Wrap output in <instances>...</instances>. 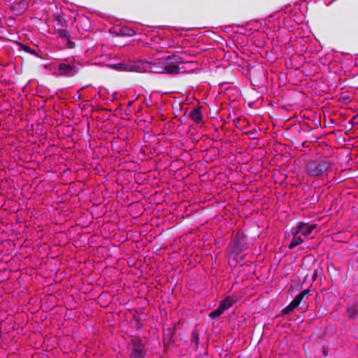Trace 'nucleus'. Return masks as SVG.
<instances>
[{"mask_svg": "<svg viewBox=\"0 0 358 358\" xmlns=\"http://www.w3.org/2000/svg\"><path fill=\"white\" fill-rule=\"evenodd\" d=\"M248 95L252 96V100L248 101V105L251 106L252 103L261 98V94L257 91L255 88H252L251 90L248 91Z\"/></svg>", "mask_w": 358, "mask_h": 358, "instance_id": "nucleus-14", "label": "nucleus"}, {"mask_svg": "<svg viewBox=\"0 0 358 358\" xmlns=\"http://www.w3.org/2000/svg\"><path fill=\"white\" fill-rule=\"evenodd\" d=\"M346 315L350 320L358 323V302L348 304Z\"/></svg>", "mask_w": 358, "mask_h": 358, "instance_id": "nucleus-6", "label": "nucleus"}, {"mask_svg": "<svg viewBox=\"0 0 358 358\" xmlns=\"http://www.w3.org/2000/svg\"><path fill=\"white\" fill-rule=\"evenodd\" d=\"M316 227V224H308L304 222H300L293 227L292 232L293 234H301L303 236L309 235L313 229Z\"/></svg>", "mask_w": 358, "mask_h": 358, "instance_id": "nucleus-4", "label": "nucleus"}, {"mask_svg": "<svg viewBox=\"0 0 358 358\" xmlns=\"http://www.w3.org/2000/svg\"><path fill=\"white\" fill-rule=\"evenodd\" d=\"M28 2L27 0H20L17 2H13L11 6V10L16 14L20 15L27 10Z\"/></svg>", "mask_w": 358, "mask_h": 358, "instance_id": "nucleus-9", "label": "nucleus"}, {"mask_svg": "<svg viewBox=\"0 0 358 358\" xmlns=\"http://www.w3.org/2000/svg\"><path fill=\"white\" fill-rule=\"evenodd\" d=\"M247 71H249L250 74H252L251 70H249V69H247Z\"/></svg>", "mask_w": 358, "mask_h": 358, "instance_id": "nucleus-28", "label": "nucleus"}, {"mask_svg": "<svg viewBox=\"0 0 358 358\" xmlns=\"http://www.w3.org/2000/svg\"><path fill=\"white\" fill-rule=\"evenodd\" d=\"M317 275V269H315L314 272H313V280H315L316 279Z\"/></svg>", "mask_w": 358, "mask_h": 358, "instance_id": "nucleus-21", "label": "nucleus"}, {"mask_svg": "<svg viewBox=\"0 0 358 358\" xmlns=\"http://www.w3.org/2000/svg\"><path fill=\"white\" fill-rule=\"evenodd\" d=\"M224 313V310L220 308V306H219L218 308L212 311L210 314H209V317L214 319V318H216L218 316H220V315H222V313Z\"/></svg>", "mask_w": 358, "mask_h": 358, "instance_id": "nucleus-16", "label": "nucleus"}, {"mask_svg": "<svg viewBox=\"0 0 358 358\" xmlns=\"http://www.w3.org/2000/svg\"><path fill=\"white\" fill-rule=\"evenodd\" d=\"M189 117L196 123L202 122L203 116L200 107L194 108L189 113Z\"/></svg>", "mask_w": 358, "mask_h": 358, "instance_id": "nucleus-10", "label": "nucleus"}, {"mask_svg": "<svg viewBox=\"0 0 358 358\" xmlns=\"http://www.w3.org/2000/svg\"><path fill=\"white\" fill-rule=\"evenodd\" d=\"M247 71H249L250 74H252L251 70H249V69H247Z\"/></svg>", "mask_w": 358, "mask_h": 358, "instance_id": "nucleus-26", "label": "nucleus"}, {"mask_svg": "<svg viewBox=\"0 0 358 358\" xmlns=\"http://www.w3.org/2000/svg\"><path fill=\"white\" fill-rule=\"evenodd\" d=\"M30 52H31V54H35V51H34V50H31V51H30Z\"/></svg>", "mask_w": 358, "mask_h": 358, "instance_id": "nucleus-25", "label": "nucleus"}, {"mask_svg": "<svg viewBox=\"0 0 358 358\" xmlns=\"http://www.w3.org/2000/svg\"><path fill=\"white\" fill-rule=\"evenodd\" d=\"M297 234H294V237L289 243V248L293 249L303 242L302 238L300 236H297Z\"/></svg>", "mask_w": 358, "mask_h": 358, "instance_id": "nucleus-15", "label": "nucleus"}, {"mask_svg": "<svg viewBox=\"0 0 358 358\" xmlns=\"http://www.w3.org/2000/svg\"><path fill=\"white\" fill-rule=\"evenodd\" d=\"M57 70L59 74L62 76H73L77 72L76 66L66 63L59 64Z\"/></svg>", "mask_w": 358, "mask_h": 358, "instance_id": "nucleus-7", "label": "nucleus"}, {"mask_svg": "<svg viewBox=\"0 0 358 358\" xmlns=\"http://www.w3.org/2000/svg\"><path fill=\"white\" fill-rule=\"evenodd\" d=\"M253 238H255L256 236H259V231L257 229L255 230L253 232Z\"/></svg>", "mask_w": 358, "mask_h": 358, "instance_id": "nucleus-22", "label": "nucleus"}, {"mask_svg": "<svg viewBox=\"0 0 358 358\" xmlns=\"http://www.w3.org/2000/svg\"><path fill=\"white\" fill-rule=\"evenodd\" d=\"M331 170V165L325 161H311L306 165V171L310 176L317 177Z\"/></svg>", "mask_w": 358, "mask_h": 358, "instance_id": "nucleus-2", "label": "nucleus"}, {"mask_svg": "<svg viewBox=\"0 0 358 358\" xmlns=\"http://www.w3.org/2000/svg\"><path fill=\"white\" fill-rule=\"evenodd\" d=\"M241 296L238 294H233L231 296H227L222 300L220 303V308L224 311L231 308L235 303H236Z\"/></svg>", "mask_w": 358, "mask_h": 358, "instance_id": "nucleus-5", "label": "nucleus"}, {"mask_svg": "<svg viewBox=\"0 0 358 358\" xmlns=\"http://www.w3.org/2000/svg\"><path fill=\"white\" fill-rule=\"evenodd\" d=\"M192 341L197 346L199 344V334L196 331L192 333Z\"/></svg>", "mask_w": 358, "mask_h": 358, "instance_id": "nucleus-18", "label": "nucleus"}, {"mask_svg": "<svg viewBox=\"0 0 358 358\" xmlns=\"http://www.w3.org/2000/svg\"><path fill=\"white\" fill-rule=\"evenodd\" d=\"M356 117H357L356 115L353 116L352 120L349 122V124H350L349 130H350L354 127V125H355L354 120L356 119Z\"/></svg>", "mask_w": 358, "mask_h": 358, "instance_id": "nucleus-20", "label": "nucleus"}, {"mask_svg": "<svg viewBox=\"0 0 358 358\" xmlns=\"http://www.w3.org/2000/svg\"><path fill=\"white\" fill-rule=\"evenodd\" d=\"M248 138L250 140V143H248V149L250 148L251 150L257 148L259 144V136L252 137L250 134V132L248 131Z\"/></svg>", "mask_w": 358, "mask_h": 358, "instance_id": "nucleus-13", "label": "nucleus"}, {"mask_svg": "<svg viewBox=\"0 0 358 358\" xmlns=\"http://www.w3.org/2000/svg\"><path fill=\"white\" fill-rule=\"evenodd\" d=\"M250 132V134L252 137H257V136H261V134H254V133H251V131H248Z\"/></svg>", "mask_w": 358, "mask_h": 358, "instance_id": "nucleus-23", "label": "nucleus"}, {"mask_svg": "<svg viewBox=\"0 0 358 358\" xmlns=\"http://www.w3.org/2000/svg\"><path fill=\"white\" fill-rule=\"evenodd\" d=\"M247 71H249L250 74H252L251 70H249V69H247Z\"/></svg>", "mask_w": 358, "mask_h": 358, "instance_id": "nucleus-27", "label": "nucleus"}, {"mask_svg": "<svg viewBox=\"0 0 358 358\" xmlns=\"http://www.w3.org/2000/svg\"><path fill=\"white\" fill-rule=\"evenodd\" d=\"M250 82L252 86H259L261 83L260 78L250 79Z\"/></svg>", "mask_w": 358, "mask_h": 358, "instance_id": "nucleus-19", "label": "nucleus"}, {"mask_svg": "<svg viewBox=\"0 0 358 358\" xmlns=\"http://www.w3.org/2000/svg\"><path fill=\"white\" fill-rule=\"evenodd\" d=\"M54 27L56 31L59 29H66L67 27L66 22L63 15H57L54 20Z\"/></svg>", "mask_w": 358, "mask_h": 358, "instance_id": "nucleus-11", "label": "nucleus"}, {"mask_svg": "<svg viewBox=\"0 0 358 358\" xmlns=\"http://www.w3.org/2000/svg\"><path fill=\"white\" fill-rule=\"evenodd\" d=\"M251 133H254V134H257V130L256 127H254L252 129V130L251 131Z\"/></svg>", "mask_w": 358, "mask_h": 358, "instance_id": "nucleus-24", "label": "nucleus"}, {"mask_svg": "<svg viewBox=\"0 0 358 358\" xmlns=\"http://www.w3.org/2000/svg\"><path fill=\"white\" fill-rule=\"evenodd\" d=\"M183 63L184 59L180 55H171L148 62L147 69L155 73L173 75L180 72L179 66Z\"/></svg>", "mask_w": 358, "mask_h": 358, "instance_id": "nucleus-1", "label": "nucleus"}, {"mask_svg": "<svg viewBox=\"0 0 358 358\" xmlns=\"http://www.w3.org/2000/svg\"><path fill=\"white\" fill-rule=\"evenodd\" d=\"M247 125H248V127H249V122H248V123H247Z\"/></svg>", "mask_w": 358, "mask_h": 358, "instance_id": "nucleus-29", "label": "nucleus"}, {"mask_svg": "<svg viewBox=\"0 0 358 358\" xmlns=\"http://www.w3.org/2000/svg\"><path fill=\"white\" fill-rule=\"evenodd\" d=\"M310 290L309 289H306L301 292L298 295L295 296V298L289 303L287 306H286L283 310L282 313L285 315L289 314L293 310L296 308L303 301V299L310 295Z\"/></svg>", "mask_w": 358, "mask_h": 358, "instance_id": "nucleus-3", "label": "nucleus"}, {"mask_svg": "<svg viewBox=\"0 0 358 358\" xmlns=\"http://www.w3.org/2000/svg\"><path fill=\"white\" fill-rule=\"evenodd\" d=\"M122 34L125 36H131L136 34V31L133 29L128 27H124L121 30Z\"/></svg>", "mask_w": 358, "mask_h": 358, "instance_id": "nucleus-17", "label": "nucleus"}, {"mask_svg": "<svg viewBox=\"0 0 358 358\" xmlns=\"http://www.w3.org/2000/svg\"><path fill=\"white\" fill-rule=\"evenodd\" d=\"M59 37L63 40V42L65 46L67 48H73L75 46V43L71 41L70 39V34L69 31L66 29H59L58 31H56Z\"/></svg>", "mask_w": 358, "mask_h": 358, "instance_id": "nucleus-8", "label": "nucleus"}, {"mask_svg": "<svg viewBox=\"0 0 358 358\" xmlns=\"http://www.w3.org/2000/svg\"><path fill=\"white\" fill-rule=\"evenodd\" d=\"M131 358H144L143 348L140 343L137 342L134 343Z\"/></svg>", "mask_w": 358, "mask_h": 358, "instance_id": "nucleus-12", "label": "nucleus"}]
</instances>
